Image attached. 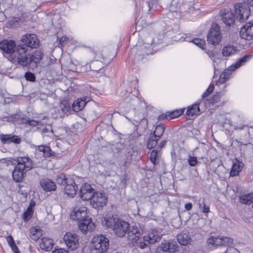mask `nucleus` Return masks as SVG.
<instances>
[{
	"mask_svg": "<svg viewBox=\"0 0 253 253\" xmlns=\"http://www.w3.org/2000/svg\"><path fill=\"white\" fill-rule=\"evenodd\" d=\"M103 225L111 228L119 237H124L128 229V222L114 216H106L102 221Z\"/></svg>",
	"mask_w": 253,
	"mask_h": 253,
	"instance_id": "1",
	"label": "nucleus"
},
{
	"mask_svg": "<svg viewBox=\"0 0 253 253\" xmlns=\"http://www.w3.org/2000/svg\"><path fill=\"white\" fill-rule=\"evenodd\" d=\"M27 49L25 45L21 44L17 46V49L12 55V62L23 67H33L31 59V54H26Z\"/></svg>",
	"mask_w": 253,
	"mask_h": 253,
	"instance_id": "2",
	"label": "nucleus"
},
{
	"mask_svg": "<svg viewBox=\"0 0 253 253\" xmlns=\"http://www.w3.org/2000/svg\"><path fill=\"white\" fill-rule=\"evenodd\" d=\"M56 182L58 184L64 186L65 193L69 197H73L76 194L77 186L72 178L67 177L62 173L56 176Z\"/></svg>",
	"mask_w": 253,
	"mask_h": 253,
	"instance_id": "3",
	"label": "nucleus"
},
{
	"mask_svg": "<svg viewBox=\"0 0 253 253\" xmlns=\"http://www.w3.org/2000/svg\"><path fill=\"white\" fill-rule=\"evenodd\" d=\"M109 240L104 235L94 236L91 240V247L96 253H104L109 248Z\"/></svg>",
	"mask_w": 253,
	"mask_h": 253,
	"instance_id": "4",
	"label": "nucleus"
},
{
	"mask_svg": "<svg viewBox=\"0 0 253 253\" xmlns=\"http://www.w3.org/2000/svg\"><path fill=\"white\" fill-rule=\"evenodd\" d=\"M223 38L220 27L216 23H212L207 35V42L209 44L217 45Z\"/></svg>",
	"mask_w": 253,
	"mask_h": 253,
	"instance_id": "5",
	"label": "nucleus"
},
{
	"mask_svg": "<svg viewBox=\"0 0 253 253\" xmlns=\"http://www.w3.org/2000/svg\"><path fill=\"white\" fill-rule=\"evenodd\" d=\"M234 8L236 13L238 14V18L240 22H244L250 16V9L248 4L244 1L239 3L234 4Z\"/></svg>",
	"mask_w": 253,
	"mask_h": 253,
	"instance_id": "6",
	"label": "nucleus"
},
{
	"mask_svg": "<svg viewBox=\"0 0 253 253\" xmlns=\"http://www.w3.org/2000/svg\"><path fill=\"white\" fill-rule=\"evenodd\" d=\"M137 242V246L140 249H143L146 248L150 244H154L160 240V237L154 232L149 233L145 235L142 239L138 238Z\"/></svg>",
	"mask_w": 253,
	"mask_h": 253,
	"instance_id": "7",
	"label": "nucleus"
},
{
	"mask_svg": "<svg viewBox=\"0 0 253 253\" xmlns=\"http://www.w3.org/2000/svg\"><path fill=\"white\" fill-rule=\"evenodd\" d=\"M90 205L93 208L97 209L99 207H103L106 205L107 198L105 194L102 192H95L91 201Z\"/></svg>",
	"mask_w": 253,
	"mask_h": 253,
	"instance_id": "8",
	"label": "nucleus"
},
{
	"mask_svg": "<svg viewBox=\"0 0 253 253\" xmlns=\"http://www.w3.org/2000/svg\"><path fill=\"white\" fill-rule=\"evenodd\" d=\"M21 41L25 46L31 48H37L39 44V40L35 34H27L24 35L21 37Z\"/></svg>",
	"mask_w": 253,
	"mask_h": 253,
	"instance_id": "9",
	"label": "nucleus"
},
{
	"mask_svg": "<svg viewBox=\"0 0 253 253\" xmlns=\"http://www.w3.org/2000/svg\"><path fill=\"white\" fill-rule=\"evenodd\" d=\"M64 240L71 250H75L79 246V238L77 234L68 232L64 236Z\"/></svg>",
	"mask_w": 253,
	"mask_h": 253,
	"instance_id": "10",
	"label": "nucleus"
},
{
	"mask_svg": "<svg viewBox=\"0 0 253 253\" xmlns=\"http://www.w3.org/2000/svg\"><path fill=\"white\" fill-rule=\"evenodd\" d=\"M0 49L3 52L11 55L13 54L17 49L15 43L12 40H4L0 42Z\"/></svg>",
	"mask_w": 253,
	"mask_h": 253,
	"instance_id": "11",
	"label": "nucleus"
},
{
	"mask_svg": "<svg viewBox=\"0 0 253 253\" xmlns=\"http://www.w3.org/2000/svg\"><path fill=\"white\" fill-rule=\"evenodd\" d=\"M14 161L17 162V166L20 167L26 171L32 169L34 166L33 161L27 157H18Z\"/></svg>",
	"mask_w": 253,
	"mask_h": 253,
	"instance_id": "12",
	"label": "nucleus"
},
{
	"mask_svg": "<svg viewBox=\"0 0 253 253\" xmlns=\"http://www.w3.org/2000/svg\"><path fill=\"white\" fill-rule=\"evenodd\" d=\"M139 5L145 14H149L153 10L159 9L158 1H139Z\"/></svg>",
	"mask_w": 253,
	"mask_h": 253,
	"instance_id": "13",
	"label": "nucleus"
},
{
	"mask_svg": "<svg viewBox=\"0 0 253 253\" xmlns=\"http://www.w3.org/2000/svg\"><path fill=\"white\" fill-rule=\"evenodd\" d=\"M95 193L94 190L88 184H84L81 187L79 194L81 198L84 201H91Z\"/></svg>",
	"mask_w": 253,
	"mask_h": 253,
	"instance_id": "14",
	"label": "nucleus"
},
{
	"mask_svg": "<svg viewBox=\"0 0 253 253\" xmlns=\"http://www.w3.org/2000/svg\"><path fill=\"white\" fill-rule=\"evenodd\" d=\"M78 227L82 233L86 234L87 231H92L95 228V225L87 216L79 221Z\"/></svg>",
	"mask_w": 253,
	"mask_h": 253,
	"instance_id": "15",
	"label": "nucleus"
},
{
	"mask_svg": "<svg viewBox=\"0 0 253 253\" xmlns=\"http://www.w3.org/2000/svg\"><path fill=\"white\" fill-rule=\"evenodd\" d=\"M221 19L227 26H231L235 23V15L228 9L221 10L220 12Z\"/></svg>",
	"mask_w": 253,
	"mask_h": 253,
	"instance_id": "16",
	"label": "nucleus"
},
{
	"mask_svg": "<svg viewBox=\"0 0 253 253\" xmlns=\"http://www.w3.org/2000/svg\"><path fill=\"white\" fill-rule=\"evenodd\" d=\"M88 216L87 215V209L84 207H75L70 213V218L72 220L80 221Z\"/></svg>",
	"mask_w": 253,
	"mask_h": 253,
	"instance_id": "17",
	"label": "nucleus"
},
{
	"mask_svg": "<svg viewBox=\"0 0 253 253\" xmlns=\"http://www.w3.org/2000/svg\"><path fill=\"white\" fill-rule=\"evenodd\" d=\"M242 38L251 40L253 39V23H248L243 27L240 32Z\"/></svg>",
	"mask_w": 253,
	"mask_h": 253,
	"instance_id": "18",
	"label": "nucleus"
},
{
	"mask_svg": "<svg viewBox=\"0 0 253 253\" xmlns=\"http://www.w3.org/2000/svg\"><path fill=\"white\" fill-rule=\"evenodd\" d=\"M40 184L43 190L46 192L55 191L56 189L55 183L49 178L41 179Z\"/></svg>",
	"mask_w": 253,
	"mask_h": 253,
	"instance_id": "19",
	"label": "nucleus"
},
{
	"mask_svg": "<svg viewBox=\"0 0 253 253\" xmlns=\"http://www.w3.org/2000/svg\"><path fill=\"white\" fill-rule=\"evenodd\" d=\"M0 139L1 142L4 144H9L10 143L19 144L21 142V138L19 137L12 134H1L0 135Z\"/></svg>",
	"mask_w": 253,
	"mask_h": 253,
	"instance_id": "20",
	"label": "nucleus"
},
{
	"mask_svg": "<svg viewBox=\"0 0 253 253\" xmlns=\"http://www.w3.org/2000/svg\"><path fill=\"white\" fill-rule=\"evenodd\" d=\"M244 164L243 162L235 159L233 161V165L231 170L230 172V176H235L239 174V172L242 171Z\"/></svg>",
	"mask_w": 253,
	"mask_h": 253,
	"instance_id": "21",
	"label": "nucleus"
},
{
	"mask_svg": "<svg viewBox=\"0 0 253 253\" xmlns=\"http://www.w3.org/2000/svg\"><path fill=\"white\" fill-rule=\"evenodd\" d=\"M163 7L169 9L170 11L176 12L178 9L177 1H161L159 4V9Z\"/></svg>",
	"mask_w": 253,
	"mask_h": 253,
	"instance_id": "22",
	"label": "nucleus"
},
{
	"mask_svg": "<svg viewBox=\"0 0 253 253\" xmlns=\"http://www.w3.org/2000/svg\"><path fill=\"white\" fill-rule=\"evenodd\" d=\"M26 171L16 165L14 169L12 172V176L14 181L16 182H20L22 180Z\"/></svg>",
	"mask_w": 253,
	"mask_h": 253,
	"instance_id": "23",
	"label": "nucleus"
},
{
	"mask_svg": "<svg viewBox=\"0 0 253 253\" xmlns=\"http://www.w3.org/2000/svg\"><path fill=\"white\" fill-rule=\"evenodd\" d=\"M103 63L98 60H94L91 61L89 64L90 70L93 72L94 74H98L99 73L98 76H101L103 73L100 72L102 68L103 67Z\"/></svg>",
	"mask_w": 253,
	"mask_h": 253,
	"instance_id": "24",
	"label": "nucleus"
},
{
	"mask_svg": "<svg viewBox=\"0 0 253 253\" xmlns=\"http://www.w3.org/2000/svg\"><path fill=\"white\" fill-rule=\"evenodd\" d=\"M128 239L131 241H137L140 236V232L136 226H132L127 231Z\"/></svg>",
	"mask_w": 253,
	"mask_h": 253,
	"instance_id": "25",
	"label": "nucleus"
},
{
	"mask_svg": "<svg viewBox=\"0 0 253 253\" xmlns=\"http://www.w3.org/2000/svg\"><path fill=\"white\" fill-rule=\"evenodd\" d=\"M53 244L54 242L52 239L47 238H43L42 239L40 247L42 249L45 251H49L52 249Z\"/></svg>",
	"mask_w": 253,
	"mask_h": 253,
	"instance_id": "26",
	"label": "nucleus"
},
{
	"mask_svg": "<svg viewBox=\"0 0 253 253\" xmlns=\"http://www.w3.org/2000/svg\"><path fill=\"white\" fill-rule=\"evenodd\" d=\"M237 52V49L233 45L227 44L223 47L222 54L223 56L227 57L235 54Z\"/></svg>",
	"mask_w": 253,
	"mask_h": 253,
	"instance_id": "27",
	"label": "nucleus"
},
{
	"mask_svg": "<svg viewBox=\"0 0 253 253\" xmlns=\"http://www.w3.org/2000/svg\"><path fill=\"white\" fill-rule=\"evenodd\" d=\"M190 240V238L186 233L181 232L177 236V242L181 245H187L189 243Z\"/></svg>",
	"mask_w": 253,
	"mask_h": 253,
	"instance_id": "28",
	"label": "nucleus"
},
{
	"mask_svg": "<svg viewBox=\"0 0 253 253\" xmlns=\"http://www.w3.org/2000/svg\"><path fill=\"white\" fill-rule=\"evenodd\" d=\"M43 53L40 50L36 51L31 55V59L33 67H37V63L42 59Z\"/></svg>",
	"mask_w": 253,
	"mask_h": 253,
	"instance_id": "29",
	"label": "nucleus"
},
{
	"mask_svg": "<svg viewBox=\"0 0 253 253\" xmlns=\"http://www.w3.org/2000/svg\"><path fill=\"white\" fill-rule=\"evenodd\" d=\"M160 139L151 133L149 136L147 141V147L149 149L154 148L158 143V141Z\"/></svg>",
	"mask_w": 253,
	"mask_h": 253,
	"instance_id": "30",
	"label": "nucleus"
},
{
	"mask_svg": "<svg viewBox=\"0 0 253 253\" xmlns=\"http://www.w3.org/2000/svg\"><path fill=\"white\" fill-rule=\"evenodd\" d=\"M199 104L196 103L191 106L188 107L186 112V115L189 117H192L197 115L200 111Z\"/></svg>",
	"mask_w": 253,
	"mask_h": 253,
	"instance_id": "31",
	"label": "nucleus"
},
{
	"mask_svg": "<svg viewBox=\"0 0 253 253\" xmlns=\"http://www.w3.org/2000/svg\"><path fill=\"white\" fill-rule=\"evenodd\" d=\"M86 102V99L84 100L78 99L73 103V107L74 110L77 112L82 110L84 107Z\"/></svg>",
	"mask_w": 253,
	"mask_h": 253,
	"instance_id": "32",
	"label": "nucleus"
},
{
	"mask_svg": "<svg viewBox=\"0 0 253 253\" xmlns=\"http://www.w3.org/2000/svg\"><path fill=\"white\" fill-rule=\"evenodd\" d=\"M240 202L244 204L250 205L253 202V193H248L240 197Z\"/></svg>",
	"mask_w": 253,
	"mask_h": 253,
	"instance_id": "33",
	"label": "nucleus"
},
{
	"mask_svg": "<svg viewBox=\"0 0 253 253\" xmlns=\"http://www.w3.org/2000/svg\"><path fill=\"white\" fill-rule=\"evenodd\" d=\"M30 232L31 234L30 238L34 241H37L42 236L41 231L39 228L33 227L30 228Z\"/></svg>",
	"mask_w": 253,
	"mask_h": 253,
	"instance_id": "34",
	"label": "nucleus"
},
{
	"mask_svg": "<svg viewBox=\"0 0 253 253\" xmlns=\"http://www.w3.org/2000/svg\"><path fill=\"white\" fill-rule=\"evenodd\" d=\"M165 130V126L164 125L161 124L157 125L155 127V130L151 133L158 137V139H160L162 136Z\"/></svg>",
	"mask_w": 253,
	"mask_h": 253,
	"instance_id": "35",
	"label": "nucleus"
},
{
	"mask_svg": "<svg viewBox=\"0 0 253 253\" xmlns=\"http://www.w3.org/2000/svg\"><path fill=\"white\" fill-rule=\"evenodd\" d=\"M253 56V54L246 55L237 61L235 63L233 64L235 66L236 69H238L241 66L245 64L248 61L251 59Z\"/></svg>",
	"mask_w": 253,
	"mask_h": 253,
	"instance_id": "36",
	"label": "nucleus"
},
{
	"mask_svg": "<svg viewBox=\"0 0 253 253\" xmlns=\"http://www.w3.org/2000/svg\"><path fill=\"white\" fill-rule=\"evenodd\" d=\"M207 244L209 246L215 247L220 246L221 243L219 236L217 237H214L213 236L210 237L207 240Z\"/></svg>",
	"mask_w": 253,
	"mask_h": 253,
	"instance_id": "37",
	"label": "nucleus"
},
{
	"mask_svg": "<svg viewBox=\"0 0 253 253\" xmlns=\"http://www.w3.org/2000/svg\"><path fill=\"white\" fill-rule=\"evenodd\" d=\"M182 112L181 111L179 110H176L174 111H173L171 112L169 115H166V116H160L159 118V120H162L164 119H173L176 117H178L179 116Z\"/></svg>",
	"mask_w": 253,
	"mask_h": 253,
	"instance_id": "38",
	"label": "nucleus"
},
{
	"mask_svg": "<svg viewBox=\"0 0 253 253\" xmlns=\"http://www.w3.org/2000/svg\"><path fill=\"white\" fill-rule=\"evenodd\" d=\"M219 239L221 243L220 246H230L233 243V239L228 237L221 236L219 237Z\"/></svg>",
	"mask_w": 253,
	"mask_h": 253,
	"instance_id": "39",
	"label": "nucleus"
},
{
	"mask_svg": "<svg viewBox=\"0 0 253 253\" xmlns=\"http://www.w3.org/2000/svg\"><path fill=\"white\" fill-rule=\"evenodd\" d=\"M22 122L23 124H28L29 126H35L41 125V122L40 121H37L33 120H30L28 118H24L22 119Z\"/></svg>",
	"mask_w": 253,
	"mask_h": 253,
	"instance_id": "40",
	"label": "nucleus"
},
{
	"mask_svg": "<svg viewBox=\"0 0 253 253\" xmlns=\"http://www.w3.org/2000/svg\"><path fill=\"white\" fill-rule=\"evenodd\" d=\"M169 248L168 247V242L167 241H163L157 248L158 252L163 251L164 252H169Z\"/></svg>",
	"mask_w": 253,
	"mask_h": 253,
	"instance_id": "41",
	"label": "nucleus"
},
{
	"mask_svg": "<svg viewBox=\"0 0 253 253\" xmlns=\"http://www.w3.org/2000/svg\"><path fill=\"white\" fill-rule=\"evenodd\" d=\"M33 214V210H31V208H27L26 211L23 213V219L25 221H28L32 216Z\"/></svg>",
	"mask_w": 253,
	"mask_h": 253,
	"instance_id": "42",
	"label": "nucleus"
},
{
	"mask_svg": "<svg viewBox=\"0 0 253 253\" xmlns=\"http://www.w3.org/2000/svg\"><path fill=\"white\" fill-rule=\"evenodd\" d=\"M235 130H244L245 136L247 135V133L249 134L250 133L249 126L245 125H237L235 127Z\"/></svg>",
	"mask_w": 253,
	"mask_h": 253,
	"instance_id": "43",
	"label": "nucleus"
},
{
	"mask_svg": "<svg viewBox=\"0 0 253 253\" xmlns=\"http://www.w3.org/2000/svg\"><path fill=\"white\" fill-rule=\"evenodd\" d=\"M168 247L169 248V253H173L176 251L178 245L174 241L168 242Z\"/></svg>",
	"mask_w": 253,
	"mask_h": 253,
	"instance_id": "44",
	"label": "nucleus"
},
{
	"mask_svg": "<svg viewBox=\"0 0 253 253\" xmlns=\"http://www.w3.org/2000/svg\"><path fill=\"white\" fill-rule=\"evenodd\" d=\"M157 154L158 151L157 150H153L150 154V160L154 165L156 164Z\"/></svg>",
	"mask_w": 253,
	"mask_h": 253,
	"instance_id": "45",
	"label": "nucleus"
},
{
	"mask_svg": "<svg viewBox=\"0 0 253 253\" xmlns=\"http://www.w3.org/2000/svg\"><path fill=\"white\" fill-rule=\"evenodd\" d=\"M25 78L26 80L30 82H34L36 80L35 75L29 72H27L25 74Z\"/></svg>",
	"mask_w": 253,
	"mask_h": 253,
	"instance_id": "46",
	"label": "nucleus"
},
{
	"mask_svg": "<svg viewBox=\"0 0 253 253\" xmlns=\"http://www.w3.org/2000/svg\"><path fill=\"white\" fill-rule=\"evenodd\" d=\"M188 162L190 166L194 167L198 163L197 158L195 157L189 156L188 159Z\"/></svg>",
	"mask_w": 253,
	"mask_h": 253,
	"instance_id": "47",
	"label": "nucleus"
},
{
	"mask_svg": "<svg viewBox=\"0 0 253 253\" xmlns=\"http://www.w3.org/2000/svg\"><path fill=\"white\" fill-rule=\"evenodd\" d=\"M192 41H193V42L195 44L200 47L202 49H204V47H203V46H204L205 43L204 41L201 40L199 39H194Z\"/></svg>",
	"mask_w": 253,
	"mask_h": 253,
	"instance_id": "48",
	"label": "nucleus"
},
{
	"mask_svg": "<svg viewBox=\"0 0 253 253\" xmlns=\"http://www.w3.org/2000/svg\"><path fill=\"white\" fill-rule=\"evenodd\" d=\"M236 69V68L235 67V66L232 64L228 68L226 69L224 73L229 78H230V75L232 74V72L235 71Z\"/></svg>",
	"mask_w": 253,
	"mask_h": 253,
	"instance_id": "49",
	"label": "nucleus"
},
{
	"mask_svg": "<svg viewBox=\"0 0 253 253\" xmlns=\"http://www.w3.org/2000/svg\"><path fill=\"white\" fill-rule=\"evenodd\" d=\"M213 85H210L208 88L207 89V91L202 94V98H204L208 96L213 91Z\"/></svg>",
	"mask_w": 253,
	"mask_h": 253,
	"instance_id": "50",
	"label": "nucleus"
},
{
	"mask_svg": "<svg viewBox=\"0 0 253 253\" xmlns=\"http://www.w3.org/2000/svg\"><path fill=\"white\" fill-rule=\"evenodd\" d=\"M123 146L121 143H117L112 148L114 152L118 153L123 149Z\"/></svg>",
	"mask_w": 253,
	"mask_h": 253,
	"instance_id": "51",
	"label": "nucleus"
},
{
	"mask_svg": "<svg viewBox=\"0 0 253 253\" xmlns=\"http://www.w3.org/2000/svg\"><path fill=\"white\" fill-rule=\"evenodd\" d=\"M206 53L208 55L209 57L212 60L214 59V58L216 56L217 52L214 50H206Z\"/></svg>",
	"mask_w": 253,
	"mask_h": 253,
	"instance_id": "52",
	"label": "nucleus"
},
{
	"mask_svg": "<svg viewBox=\"0 0 253 253\" xmlns=\"http://www.w3.org/2000/svg\"><path fill=\"white\" fill-rule=\"evenodd\" d=\"M49 149V147L43 145L38 146L37 148L39 151L42 152L44 154L47 152Z\"/></svg>",
	"mask_w": 253,
	"mask_h": 253,
	"instance_id": "53",
	"label": "nucleus"
},
{
	"mask_svg": "<svg viewBox=\"0 0 253 253\" xmlns=\"http://www.w3.org/2000/svg\"><path fill=\"white\" fill-rule=\"evenodd\" d=\"M224 253H240V252L234 248H229Z\"/></svg>",
	"mask_w": 253,
	"mask_h": 253,
	"instance_id": "54",
	"label": "nucleus"
},
{
	"mask_svg": "<svg viewBox=\"0 0 253 253\" xmlns=\"http://www.w3.org/2000/svg\"><path fill=\"white\" fill-rule=\"evenodd\" d=\"M52 253H68V252L65 249L59 248L55 249L54 250L52 251Z\"/></svg>",
	"mask_w": 253,
	"mask_h": 253,
	"instance_id": "55",
	"label": "nucleus"
},
{
	"mask_svg": "<svg viewBox=\"0 0 253 253\" xmlns=\"http://www.w3.org/2000/svg\"><path fill=\"white\" fill-rule=\"evenodd\" d=\"M6 241L9 246L15 243L14 240L11 236H8L6 237Z\"/></svg>",
	"mask_w": 253,
	"mask_h": 253,
	"instance_id": "56",
	"label": "nucleus"
},
{
	"mask_svg": "<svg viewBox=\"0 0 253 253\" xmlns=\"http://www.w3.org/2000/svg\"><path fill=\"white\" fill-rule=\"evenodd\" d=\"M12 251L14 253H20L18 248L16 245L15 243L10 246Z\"/></svg>",
	"mask_w": 253,
	"mask_h": 253,
	"instance_id": "57",
	"label": "nucleus"
},
{
	"mask_svg": "<svg viewBox=\"0 0 253 253\" xmlns=\"http://www.w3.org/2000/svg\"><path fill=\"white\" fill-rule=\"evenodd\" d=\"M202 211L204 213H206L209 212V211H210L209 207L208 205L204 204L203 205V207L202 208Z\"/></svg>",
	"mask_w": 253,
	"mask_h": 253,
	"instance_id": "58",
	"label": "nucleus"
},
{
	"mask_svg": "<svg viewBox=\"0 0 253 253\" xmlns=\"http://www.w3.org/2000/svg\"><path fill=\"white\" fill-rule=\"evenodd\" d=\"M68 38L66 36H63L61 38L59 42L61 45L62 46L64 43L67 41Z\"/></svg>",
	"mask_w": 253,
	"mask_h": 253,
	"instance_id": "59",
	"label": "nucleus"
},
{
	"mask_svg": "<svg viewBox=\"0 0 253 253\" xmlns=\"http://www.w3.org/2000/svg\"><path fill=\"white\" fill-rule=\"evenodd\" d=\"M226 82V81L224 79H222V77H221L220 76L217 82L216 83V84L219 85L220 84H224Z\"/></svg>",
	"mask_w": 253,
	"mask_h": 253,
	"instance_id": "60",
	"label": "nucleus"
},
{
	"mask_svg": "<svg viewBox=\"0 0 253 253\" xmlns=\"http://www.w3.org/2000/svg\"><path fill=\"white\" fill-rule=\"evenodd\" d=\"M192 205L191 203H187L185 205V208L186 210L189 211L192 209Z\"/></svg>",
	"mask_w": 253,
	"mask_h": 253,
	"instance_id": "61",
	"label": "nucleus"
},
{
	"mask_svg": "<svg viewBox=\"0 0 253 253\" xmlns=\"http://www.w3.org/2000/svg\"><path fill=\"white\" fill-rule=\"evenodd\" d=\"M167 143V141L165 140H162L160 144H159V147L160 148H163L166 144Z\"/></svg>",
	"mask_w": 253,
	"mask_h": 253,
	"instance_id": "62",
	"label": "nucleus"
},
{
	"mask_svg": "<svg viewBox=\"0 0 253 253\" xmlns=\"http://www.w3.org/2000/svg\"><path fill=\"white\" fill-rule=\"evenodd\" d=\"M212 61H213V63L215 62H218V61H220V58L219 57V55L218 53L216 55V56L214 58V59H212Z\"/></svg>",
	"mask_w": 253,
	"mask_h": 253,
	"instance_id": "63",
	"label": "nucleus"
},
{
	"mask_svg": "<svg viewBox=\"0 0 253 253\" xmlns=\"http://www.w3.org/2000/svg\"><path fill=\"white\" fill-rule=\"evenodd\" d=\"M220 76L222 77V78L224 79L226 81L229 79V78L226 75H225L224 72L220 75Z\"/></svg>",
	"mask_w": 253,
	"mask_h": 253,
	"instance_id": "64",
	"label": "nucleus"
}]
</instances>
